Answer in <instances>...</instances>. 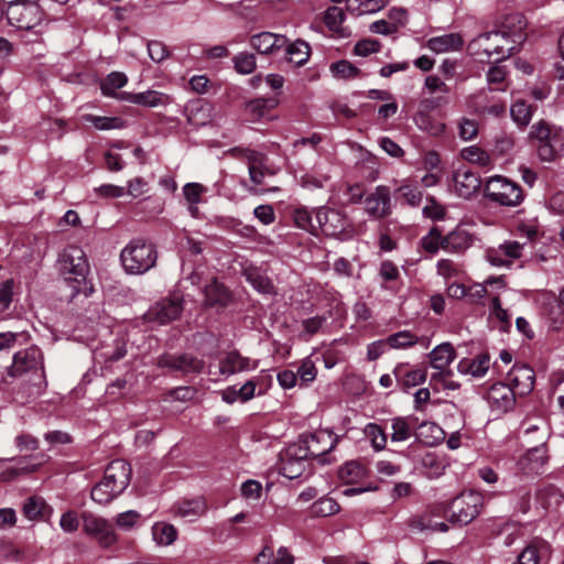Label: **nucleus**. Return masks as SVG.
I'll return each mask as SVG.
<instances>
[{
    "mask_svg": "<svg viewBox=\"0 0 564 564\" xmlns=\"http://www.w3.org/2000/svg\"><path fill=\"white\" fill-rule=\"evenodd\" d=\"M58 262L61 274L73 289V296L77 294L89 296L93 286L87 281L89 264L84 250L77 246H69L64 249Z\"/></svg>",
    "mask_w": 564,
    "mask_h": 564,
    "instance_id": "obj_1",
    "label": "nucleus"
},
{
    "mask_svg": "<svg viewBox=\"0 0 564 564\" xmlns=\"http://www.w3.org/2000/svg\"><path fill=\"white\" fill-rule=\"evenodd\" d=\"M158 260L154 245L137 238L132 239L120 253L121 264L127 273L143 274L151 270Z\"/></svg>",
    "mask_w": 564,
    "mask_h": 564,
    "instance_id": "obj_2",
    "label": "nucleus"
},
{
    "mask_svg": "<svg viewBox=\"0 0 564 564\" xmlns=\"http://www.w3.org/2000/svg\"><path fill=\"white\" fill-rule=\"evenodd\" d=\"M9 23L17 29L33 31L40 35L45 29L44 12L40 6L32 0H24L21 3L9 6L6 10Z\"/></svg>",
    "mask_w": 564,
    "mask_h": 564,
    "instance_id": "obj_3",
    "label": "nucleus"
},
{
    "mask_svg": "<svg viewBox=\"0 0 564 564\" xmlns=\"http://www.w3.org/2000/svg\"><path fill=\"white\" fill-rule=\"evenodd\" d=\"M337 437L328 430H318L301 435L299 441L289 445L290 455H302L307 459L323 456L330 452L337 444Z\"/></svg>",
    "mask_w": 564,
    "mask_h": 564,
    "instance_id": "obj_4",
    "label": "nucleus"
},
{
    "mask_svg": "<svg viewBox=\"0 0 564 564\" xmlns=\"http://www.w3.org/2000/svg\"><path fill=\"white\" fill-rule=\"evenodd\" d=\"M485 196L502 206L513 207L523 200L521 187L507 177L495 175L485 184Z\"/></svg>",
    "mask_w": 564,
    "mask_h": 564,
    "instance_id": "obj_5",
    "label": "nucleus"
},
{
    "mask_svg": "<svg viewBox=\"0 0 564 564\" xmlns=\"http://www.w3.org/2000/svg\"><path fill=\"white\" fill-rule=\"evenodd\" d=\"M508 42L506 32H487L478 35L470 43V48L476 54H484L487 58L495 57V61H501L512 54L513 46L506 48L505 43Z\"/></svg>",
    "mask_w": 564,
    "mask_h": 564,
    "instance_id": "obj_6",
    "label": "nucleus"
},
{
    "mask_svg": "<svg viewBox=\"0 0 564 564\" xmlns=\"http://www.w3.org/2000/svg\"><path fill=\"white\" fill-rule=\"evenodd\" d=\"M482 501V496L479 492H462L451 503V522L468 524L479 514Z\"/></svg>",
    "mask_w": 564,
    "mask_h": 564,
    "instance_id": "obj_7",
    "label": "nucleus"
},
{
    "mask_svg": "<svg viewBox=\"0 0 564 564\" xmlns=\"http://www.w3.org/2000/svg\"><path fill=\"white\" fill-rule=\"evenodd\" d=\"M315 218L317 231L332 237H350L349 221L340 210L321 207L315 210Z\"/></svg>",
    "mask_w": 564,
    "mask_h": 564,
    "instance_id": "obj_8",
    "label": "nucleus"
},
{
    "mask_svg": "<svg viewBox=\"0 0 564 564\" xmlns=\"http://www.w3.org/2000/svg\"><path fill=\"white\" fill-rule=\"evenodd\" d=\"M82 520L84 532L95 538L101 547H110L118 541L115 528L107 519L91 512H84Z\"/></svg>",
    "mask_w": 564,
    "mask_h": 564,
    "instance_id": "obj_9",
    "label": "nucleus"
},
{
    "mask_svg": "<svg viewBox=\"0 0 564 564\" xmlns=\"http://www.w3.org/2000/svg\"><path fill=\"white\" fill-rule=\"evenodd\" d=\"M28 372H39L40 378L44 379L42 351L35 346L15 352L8 370L11 377H20Z\"/></svg>",
    "mask_w": 564,
    "mask_h": 564,
    "instance_id": "obj_10",
    "label": "nucleus"
},
{
    "mask_svg": "<svg viewBox=\"0 0 564 564\" xmlns=\"http://www.w3.org/2000/svg\"><path fill=\"white\" fill-rule=\"evenodd\" d=\"M158 366L160 368H167L171 371L189 375L200 373L205 367V362L192 354H165L158 359Z\"/></svg>",
    "mask_w": 564,
    "mask_h": 564,
    "instance_id": "obj_11",
    "label": "nucleus"
},
{
    "mask_svg": "<svg viewBox=\"0 0 564 564\" xmlns=\"http://www.w3.org/2000/svg\"><path fill=\"white\" fill-rule=\"evenodd\" d=\"M486 399L491 411L507 413L516 404V392L510 383H494L487 391Z\"/></svg>",
    "mask_w": 564,
    "mask_h": 564,
    "instance_id": "obj_12",
    "label": "nucleus"
},
{
    "mask_svg": "<svg viewBox=\"0 0 564 564\" xmlns=\"http://www.w3.org/2000/svg\"><path fill=\"white\" fill-rule=\"evenodd\" d=\"M182 300L178 297L163 299L149 308L145 318L160 325L167 324L181 315Z\"/></svg>",
    "mask_w": 564,
    "mask_h": 564,
    "instance_id": "obj_13",
    "label": "nucleus"
},
{
    "mask_svg": "<svg viewBox=\"0 0 564 564\" xmlns=\"http://www.w3.org/2000/svg\"><path fill=\"white\" fill-rule=\"evenodd\" d=\"M365 210L376 219H382L391 214V194L389 187L379 185L365 199Z\"/></svg>",
    "mask_w": 564,
    "mask_h": 564,
    "instance_id": "obj_14",
    "label": "nucleus"
},
{
    "mask_svg": "<svg viewBox=\"0 0 564 564\" xmlns=\"http://www.w3.org/2000/svg\"><path fill=\"white\" fill-rule=\"evenodd\" d=\"M130 478L131 467L129 463L123 459H116L107 466L102 481L120 495L129 486Z\"/></svg>",
    "mask_w": 564,
    "mask_h": 564,
    "instance_id": "obj_15",
    "label": "nucleus"
},
{
    "mask_svg": "<svg viewBox=\"0 0 564 564\" xmlns=\"http://www.w3.org/2000/svg\"><path fill=\"white\" fill-rule=\"evenodd\" d=\"M258 366L259 360H252L248 357H243L239 351L232 350L220 359L219 373L227 378L238 372L254 370Z\"/></svg>",
    "mask_w": 564,
    "mask_h": 564,
    "instance_id": "obj_16",
    "label": "nucleus"
},
{
    "mask_svg": "<svg viewBox=\"0 0 564 564\" xmlns=\"http://www.w3.org/2000/svg\"><path fill=\"white\" fill-rule=\"evenodd\" d=\"M453 180L455 192L463 198H470L481 186L480 176L467 167H459Z\"/></svg>",
    "mask_w": 564,
    "mask_h": 564,
    "instance_id": "obj_17",
    "label": "nucleus"
},
{
    "mask_svg": "<svg viewBox=\"0 0 564 564\" xmlns=\"http://www.w3.org/2000/svg\"><path fill=\"white\" fill-rule=\"evenodd\" d=\"M393 376L400 389L408 392L410 389L425 382L427 371L425 368L410 369L408 365L400 364L393 369Z\"/></svg>",
    "mask_w": 564,
    "mask_h": 564,
    "instance_id": "obj_18",
    "label": "nucleus"
},
{
    "mask_svg": "<svg viewBox=\"0 0 564 564\" xmlns=\"http://www.w3.org/2000/svg\"><path fill=\"white\" fill-rule=\"evenodd\" d=\"M288 39L284 35L271 32H261L250 37V46L260 54H273L286 45Z\"/></svg>",
    "mask_w": 564,
    "mask_h": 564,
    "instance_id": "obj_19",
    "label": "nucleus"
},
{
    "mask_svg": "<svg viewBox=\"0 0 564 564\" xmlns=\"http://www.w3.org/2000/svg\"><path fill=\"white\" fill-rule=\"evenodd\" d=\"M119 100L128 101L134 105L154 108L170 104V97L156 90H147L142 93H120Z\"/></svg>",
    "mask_w": 564,
    "mask_h": 564,
    "instance_id": "obj_20",
    "label": "nucleus"
},
{
    "mask_svg": "<svg viewBox=\"0 0 564 564\" xmlns=\"http://www.w3.org/2000/svg\"><path fill=\"white\" fill-rule=\"evenodd\" d=\"M508 380L513 390L519 389L521 394L529 393L534 386V372L525 365L513 366L508 373Z\"/></svg>",
    "mask_w": 564,
    "mask_h": 564,
    "instance_id": "obj_21",
    "label": "nucleus"
},
{
    "mask_svg": "<svg viewBox=\"0 0 564 564\" xmlns=\"http://www.w3.org/2000/svg\"><path fill=\"white\" fill-rule=\"evenodd\" d=\"M213 110L212 104L204 100L192 101L185 108L188 123L195 127L209 123L213 119Z\"/></svg>",
    "mask_w": 564,
    "mask_h": 564,
    "instance_id": "obj_22",
    "label": "nucleus"
},
{
    "mask_svg": "<svg viewBox=\"0 0 564 564\" xmlns=\"http://www.w3.org/2000/svg\"><path fill=\"white\" fill-rule=\"evenodd\" d=\"M549 460L547 451L544 442L538 446L529 448L521 458L520 464L528 473L539 474Z\"/></svg>",
    "mask_w": 564,
    "mask_h": 564,
    "instance_id": "obj_23",
    "label": "nucleus"
},
{
    "mask_svg": "<svg viewBox=\"0 0 564 564\" xmlns=\"http://www.w3.org/2000/svg\"><path fill=\"white\" fill-rule=\"evenodd\" d=\"M443 250L460 253L467 250L474 242L473 236L464 228L457 227L444 236Z\"/></svg>",
    "mask_w": 564,
    "mask_h": 564,
    "instance_id": "obj_24",
    "label": "nucleus"
},
{
    "mask_svg": "<svg viewBox=\"0 0 564 564\" xmlns=\"http://www.w3.org/2000/svg\"><path fill=\"white\" fill-rule=\"evenodd\" d=\"M490 367V356L488 352H481L473 359H462L457 369L460 373L471 375L475 378H482Z\"/></svg>",
    "mask_w": 564,
    "mask_h": 564,
    "instance_id": "obj_25",
    "label": "nucleus"
},
{
    "mask_svg": "<svg viewBox=\"0 0 564 564\" xmlns=\"http://www.w3.org/2000/svg\"><path fill=\"white\" fill-rule=\"evenodd\" d=\"M299 455H290L289 454V446L285 448V451L281 454V466H280V473L289 478V479H296L302 476V474L306 469V460H308L306 457H299Z\"/></svg>",
    "mask_w": 564,
    "mask_h": 564,
    "instance_id": "obj_26",
    "label": "nucleus"
},
{
    "mask_svg": "<svg viewBox=\"0 0 564 564\" xmlns=\"http://www.w3.org/2000/svg\"><path fill=\"white\" fill-rule=\"evenodd\" d=\"M463 44V37L458 33L434 36L426 42L427 48L437 54L458 51L462 48Z\"/></svg>",
    "mask_w": 564,
    "mask_h": 564,
    "instance_id": "obj_27",
    "label": "nucleus"
},
{
    "mask_svg": "<svg viewBox=\"0 0 564 564\" xmlns=\"http://www.w3.org/2000/svg\"><path fill=\"white\" fill-rule=\"evenodd\" d=\"M175 513L188 521H194L207 511L206 501L198 497L191 500H184L174 506Z\"/></svg>",
    "mask_w": 564,
    "mask_h": 564,
    "instance_id": "obj_28",
    "label": "nucleus"
},
{
    "mask_svg": "<svg viewBox=\"0 0 564 564\" xmlns=\"http://www.w3.org/2000/svg\"><path fill=\"white\" fill-rule=\"evenodd\" d=\"M455 358V349L449 343H443L430 352L431 366L436 370H449L448 367Z\"/></svg>",
    "mask_w": 564,
    "mask_h": 564,
    "instance_id": "obj_29",
    "label": "nucleus"
},
{
    "mask_svg": "<svg viewBox=\"0 0 564 564\" xmlns=\"http://www.w3.org/2000/svg\"><path fill=\"white\" fill-rule=\"evenodd\" d=\"M204 293L206 304L209 306H226L231 299L230 292L217 280H213L210 284L206 285Z\"/></svg>",
    "mask_w": 564,
    "mask_h": 564,
    "instance_id": "obj_30",
    "label": "nucleus"
},
{
    "mask_svg": "<svg viewBox=\"0 0 564 564\" xmlns=\"http://www.w3.org/2000/svg\"><path fill=\"white\" fill-rule=\"evenodd\" d=\"M563 501V495L554 486H547L536 494V503L545 511H555Z\"/></svg>",
    "mask_w": 564,
    "mask_h": 564,
    "instance_id": "obj_31",
    "label": "nucleus"
},
{
    "mask_svg": "<svg viewBox=\"0 0 564 564\" xmlns=\"http://www.w3.org/2000/svg\"><path fill=\"white\" fill-rule=\"evenodd\" d=\"M388 0H347L346 9L352 14L376 13L386 7Z\"/></svg>",
    "mask_w": 564,
    "mask_h": 564,
    "instance_id": "obj_32",
    "label": "nucleus"
},
{
    "mask_svg": "<svg viewBox=\"0 0 564 564\" xmlns=\"http://www.w3.org/2000/svg\"><path fill=\"white\" fill-rule=\"evenodd\" d=\"M268 158L265 154L260 156L252 158L250 164L248 165V172L250 176V181L254 185L263 184V178L265 175H274V171L267 166Z\"/></svg>",
    "mask_w": 564,
    "mask_h": 564,
    "instance_id": "obj_33",
    "label": "nucleus"
},
{
    "mask_svg": "<svg viewBox=\"0 0 564 564\" xmlns=\"http://www.w3.org/2000/svg\"><path fill=\"white\" fill-rule=\"evenodd\" d=\"M283 48H285L289 62L295 65L301 66L305 64L310 57V45L305 41L296 40L291 44L286 42V45Z\"/></svg>",
    "mask_w": 564,
    "mask_h": 564,
    "instance_id": "obj_34",
    "label": "nucleus"
},
{
    "mask_svg": "<svg viewBox=\"0 0 564 564\" xmlns=\"http://www.w3.org/2000/svg\"><path fill=\"white\" fill-rule=\"evenodd\" d=\"M443 437V430L435 423L424 422L417 429L416 438L427 446L436 445Z\"/></svg>",
    "mask_w": 564,
    "mask_h": 564,
    "instance_id": "obj_35",
    "label": "nucleus"
},
{
    "mask_svg": "<svg viewBox=\"0 0 564 564\" xmlns=\"http://www.w3.org/2000/svg\"><path fill=\"white\" fill-rule=\"evenodd\" d=\"M127 82L128 78L123 73L112 72L101 82V93L106 97H113L119 99L120 93L117 94V89L123 87Z\"/></svg>",
    "mask_w": 564,
    "mask_h": 564,
    "instance_id": "obj_36",
    "label": "nucleus"
},
{
    "mask_svg": "<svg viewBox=\"0 0 564 564\" xmlns=\"http://www.w3.org/2000/svg\"><path fill=\"white\" fill-rule=\"evenodd\" d=\"M152 536L159 545H171L177 538V530L170 523L156 522L152 525Z\"/></svg>",
    "mask_w": 564,
    "mask_h": 564,
    "instance_id": "obj_37",
    "label": "nucleus"
},
{
    "mask_svg": "<svg viewBox=\"0 0 564 564\" xmlns=\"http://www.w3.org/2000/svg\"><path fill=\"white\" fill-rule=\"evenodd\" d=\"M276 105L278 99L275 97L256 98L247 102L246 110L253 119H260L276 107Z\"/></svg>",
    "mask_w": 564,
    "mask_h": 564,
    "instance_id": "obj_38",
    "label": "nucleus"
},
{
    "mask_svg": "<svg viewBox=\"0 0 564 564\" xmlns=\"http://www.w3.org/2000/svg\"><path fill=\"white\" fill-rule=\"evenodd\" d=\"M414 122L420 130H422L431 135H435V137L440 135L445 130L444 123H442L438 120H435L434 118H432L429 113H426L424 111H419L415 115Z\"/></svg>",
    "mask_w": 564,
    "mask_h": 564,
    "instance_id": "obj_39",
    "label": "nucleus"
},
{
    "mask_svg": "<svg viewBox=\"0 0 564 564\" xmlns=\"http://www.w3.org/2000/svg\"><path fill=\"white\" fill-rule=\"evenodd\" d=\"M528 137L531 141H534L538 144L556 141L557 138L556 133L553 132L552 127L544 120H540L532 124Z\"/></svg>",
    "mask_w": 564,
    "mask_h": 564,
    "instance_id": "obj_40",
    "label": "nucleus"
},
{
    "mask_svg": "<svg viewBox=\"0 0 564 564\" xmlns=\"http://www.w3.org/2000/svg\"><path fill=\"white\" fill-rule=\"evenodd\" d=\"M391 442L393 443L405 442L412 435L411 424L403 416H395L391 420Z\"/></svg>",
    "mask_w": 564,
    "mask_h": 564,
    "instance_id": "obj_41",
    "label": "nucleus"
},
{
    "mask_svg": "<svg viewBox=\"0 0 564 564\" xmlns=\"http://www.w3.org/2000/svg\"><path fill=\"white\" fill-rule=\"evenodd\" d=\"M532 107L524 100H517L511 105L510 115L512 120L520 127H525L532 119Z\"/></svg>",
    "mask_w": 564,
    "mask_h": 564,
    "instance_id": "obj_42",
    "label": "nucleus"
},
{
    "mask_svg": "<svg viewBox=\"0 0 564 564\" xmlns=\"http://www.w3.org/2000/svg\"><path fill=\"white\" fill-rule=\"evenodd\" d=\"M364 433L366 437L370 440L375 451L379 452L386 448L388 437L380 425L376 423H368L365 426Z\"/></svg>",
    "mask_w": 564,
    "mask_h": 564,
    "instance_id": "obj_43",
    "label": "nucleus"
},
{
    "mask_svg": "<svg viewBox=\"0 0 564 564\" xmlns=\"http://www.w3.org/2000/svg\"><path fill=\"white\" fill-rule=\"evenodd\" d=\"M337 501L329 497H323L311 506V513L315 517H329L339 511Z\"/></svg>",
    "mask_w": 564,
    "mask_h": 564,
    "instance_id": "obj_44",
    "label": "nucleus"
},
{
    "mask_svg": "<svg viewBox=\"0 0 564 564\" xmlns=\"http://www.w3.org/2000/svg\"><path fill=\"white\" fill-rule=\"evenodd\" d=\"M83 120L91 123L97 130H112L122 127V120L118 117H101L95 115H84Z\"/></svg>",
    "mask_w": 564,
    "mask_h": 564,
    "instance_id": "obj_45",
    "label": "nucleus"
},
{
    "mask_svg": "<svg viewBox=\"0 0 564 564\" xmlns=\"http://www.w3.org/2000/svg\"><path fill=\"white\" fill-rule=\"evenodd\" d=\"M345 21V13L338 7H329L324 13V23L329 31L334 33H343V22Z\"/></svg>",
    "mask_w": 564,
    "mask_h": 564,
    "instance_id": "obj_46",
    "label": "nucleus"
},
{
    "mask_svg": "<svg viewBox=\"0 0 564 564\" xmlns=\"http://www.w3.org/2000/svg\"><path fill=\"white\" fill-rule=\"evenodd\" d=\"M294 221L299 228L317 235L315 210L310 212L305 208H297L294 213Z\"/></svg>",
    "mask_w": 564,
    "mask_h": 564,
    "instance_id": "obj_47",
    "label": "nucleus"
},
{
    "mask_svg": "<svg viewBox=\"0 0 564 564\" xmlns=\"http://www.w3.org/2000/svg\"><path fill=\"white\" fill-rule=\"evenodd\" d=\"M460 155L464 160L474 164H478L479 166L482 167L488 166L490 164L489 154L477 145L464 148L460 152Z\"/></svg>",
    "mask_w": 564,
    "mask_h": 564,
    "instance_id": "obj_48",
    "label": "nucleus"
},
{
    "mask_svg": "<svg viewBox=\"0 0 564 564\" xmlns=\"http://www.w3.org/2000/svg\"><path fill=\"white\" fill-rule=\"evenodd\" d=\"M365 470L358 462H348L338 470L339 478L348 484L356 482L364 477Z\"/></svg>",
    "mask_w": 564,
    "mask_h": 564,
    "instance_id": "obj_49",
    "label": "nucleus"
},
{
    "mask_svg": "<svg viewBox=\"0 0 564 564\" xmlns=\"http://www.w3.org/2000/svg\"><path fill=\"white\" fill-rule=\"evenodd\" d=\"M443 241L444 236H442L441 230L437 227H433L430 232L421 239V246L425 251L434 254L441 248L443 249Z\"/></svg>",
    "mask_w": 564,
    "mask_h": 564,
    "instance_id": "obj_50",
    "label": "nucleus"
},
{
    "mask_svg": "<svg viewBox=\"0 0 564 564\" xmlns=\"http://www.w3.org/2000/svg\"><path fill=\"white\" fill-rule=\"evenodd\" d=\"M118 496L113 488H110L102 480L96 484L90 492L91 499L99 505H107Z\"/></svg>",
    "mask_w": 564,
    "mask_h": 564,
    "instance_id": "obj_51",
    "label": "nucleus"
},
{
    "mask_svg": "<svg viewBox=\"0 0 564 564\" xmlns=\"http://www.w3.org/2000/svg\"><path fill=\"white\" fill-rule=\"evenodd\" d=\"M141 514L135 510H128L119 513L115 523L122 531H130L140 523Z\"/></svg>",
    "mask_w": 564,
    "mask_h": 564,
    "instance_id": "obj_52",
    "label": "nucleus"
},
{
    "mask_svg": "<svg viewBox=\"0 0 564 564\" xmlns=\"http://www.w3.org/2000/svg\"><path fill=\"white\" fill-rule=\"evenodd\" d=\"M417 338L408 330L398 332L390 335L387 339V346L391 348H405L416 344Z\"/></svg>",
    "mask_w": 564,
    "mask_h": 564,
    "instance_id": "obj_53",
    "label": "nucleus"
},
{
    "mask_svg": "<svg viewBox=\"0 0 564 564\" xmlns=\"http://www.w3.org/2000/svg\"><path fill=\"white\" fill-rule=\"evenodd\" d=\"M235 69L240 74H251L256 69V57L251 53H239L234 57Z\"/></svg>",
    "mask_w": 564,
    "mask_h": 564,
    "instance_id": "obj_54",
    "label": "nucleus"
},
{
    "mask_svg": "<svg viewBox=\"0 0 564 564\" xmlns=\"http://www.w3.org/2000/svg\"><path fill=\"white\" fill-rule=\"evenodd\" d=\"M330 69L336 77L343 79L355 78L359 75V69L345 59L332 64Z\"/></svg>",
    "mask_w": 564,
    "mask_h": 564,
    "instance_id": "obj_55",
    "label": "nucleus"
},
{
    "mask_svg": "<svg viewBox=\"0 0 564 564\" xmlns=\"http://www.w3.org/2000/svg\"><path fill=\"white\" fill-rule=\"evenodd\" d=\"M45 507L44 500L39 497H30L23 505L22 511L25 518L29 520H35L39 518Z\"/></svg>",
    "mask_w": 564,
    "mask_h": 564,
    "instance_id": "obj_56",
    "label": "nucleus"
},
{
    "mask_svg": "<svg viewBox=\"0 0 564 564\" xmlns=\"http://www.w3.org/2000/svg\"><path fill=\"white\" fill-rule=\"evenodd\" d=\"M451 375H452L451 370H445V369L437 370V372H434L431 376L430 383H431V386H433L434 390H436V391L440 389V387L443 389L455 390L459 386L453 381L447 380V378Z\"/></svg>",
    "mask_w": 564,
    "mask_h": 564,
    "instance_id": "obj_57",
    "label": "nucleus"
},
{
    "mask_svg": "<svg viewBox=\"0 0 564 564\" xmlns=\"http://www.w3.org/2000/svg\"><path fill=\"white\" fill-rule=\"evenodd\" d=\"M397 193L401 195L405 199V202L412 206H417L422 200V193L417 189V187L403 184L397 188Z\"/></svg>",
    "mask_w": 564,
    "mask_h": 564,
    "instance_id": "obj_58",
    "label": "nucleus"
},
{
    "mask_svg": "<svg viewBox=\"0 0 564 564\" xmlns=\"http://www.w3.org/2000/svg\"><path fill=\"white\" fill-rule=\"evenodd\" d=\"M381 48V44L378 40L375 39H364L358 41L355 44L354 53L358 56H368L372 53L379 52Z\"/></svg>",
    "mask_w": 564,
    "mask_h": 564,
    "instance_id": "obj_59",
    "label": "nucleus"
},
{
    "mask_svg": "<svg viewBox=\"0 0 564 564\" xmlns=\"http://www.w3.org/2000/svg\"><path fill=\"white\" fill-rule=\"evenodd\" d=\"M247 279L258 292L262 294H271L273 292V284L267 276L252 272L248 274Z\"/></svg>",
    "mask_w": 564,
    "mask_h": 564,
    "instance_id": "obj_60",
    "label": "nucleus"
},
{
    "mask_svg": "<svg viewBox=\"0 0 564 564\" xmlns=\"http://www.w3.org/2000/svg\"><path fill=\"white\" fill-rule=\"evenodd\" d=\"M477 134H478L477 121L469 119V118H463L459 123V137L465 141H469V140L474 139Z\"/></svg>",
    "mask_w": 564,
    "mask_h": 564,
    "instance_id": "obj_61",
    "label": "nucleus"
},
{
    "mask_svg": "<svg viewBox=\"0 0 564 564\" xmlns=\"http://www.w3.org/2000/svg\"><path fill=\"white\" fill-rule=\"evenodd\" d=\"M205 191L206 188L199 183H187L183 187L184 196L189 204H198Z\"/></svg>",
    "mask_w": 564,
    "mask_h": 564,
    "instance_id": "obj_62",
    "label": "nucleus"
},
{
    "mask_svg": "<svg viewBox=\"0 0 564 564\" xmlns=\"http://www.w3.org/2000/svg\"><path fill=\"white\" fill-rule=\"evenodd\" d=\"M555 141H549L536 144V154L542 162H553L557 156V150L554 145Z\"/></svg>",
    "mask_w": 564,
    "mask_h": 564,
    "instance_id": "obj_63",
    "label": "nucleus"
},
{
    "mask_svg": "<svg viewBox=\"0 0 564 564\" xmlns=\"http://www.w3.org/2000/svg\"><path fill=\"white\" fill-rule=\"evenodd\" d=\"M540 555L538 547L533 544H529L523 549V551L518 555L519 564H539Z\"/></svg>",
    "mask_w": 564,
    "mask_h": 564,
    "instance_id": "obj_64",
    "label": "nucleus"
}]
</instances>
